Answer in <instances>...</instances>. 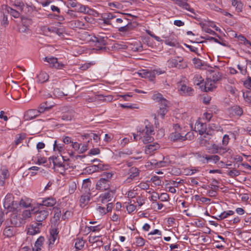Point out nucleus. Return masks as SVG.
<instances>
[{
	"mask_svg": "<svg viewBox=\"0 0 251 251\" xmlns=\"http://www.w3.org/2000/svg\"><path fill=\"white\" fill-rule=\"evenodd\" d=\"M153 99L160 102L161 105H166L167 103H168V101L163 98L162 95L160 93L154 95L153 96Z\"/></svg>",
	"mask_w": 251,
	"mask_h": 251,
	"instance_id": "nucleus-31",
	"label": "nucleus"
},
{
	"mask_svg": "<svg viewBox=\"0 0 251 251\" xmlns=\"http://www.w3.org/2000/svg\"><path fill=\"white\" fill-rule=\"evenodd\" d=\"M97 190L104 191L109 190L110 189V184L105 178H100L97 182L96 185Z\"/></svg>",
	"mask_w": 251,
	"mask_h": 251,
	"instance_id": "nucleus-10",
	"label": "nucleus"
},
{
	"mask_svg": "<svg viewBox=\"0 0 251 251\" xmlns=\"http://www.w3.org/2000/svg\"><path fill=\"white\" fill-rule=\"evenodd\" d=\"M91 181L89 178H87L83 180L82 187L83 188L87 189L90 190V187L91 186Z\"/></svg>",
	"mask_w": 251,
	"mask_h": 251,
	"instance_id": "nucleus-52",
	"label": "nucleus"
},
{
	"mask_svg": "<svg viewBox=\"0 0 251 251\" xmlns=\"http://www.w3.org/2000/svg\"><path fill=\"white\" fill-rule=\"evenodd\" d=\"M136 25V24L135 23H132L131 20L129 19L127 21H125V23L123 24V25L118 27V31L120 32L126 33L129 32L133 30Z\"/></svg>",
	"mask_w": 251,
	"mask_h": 251,
	"instance_id": "nucleus-6",
	"label": "nucleus"
},
{
	"mask_svg": "<svg viewBox=\"0 0 251 251\" xmlns=\"http://www.w3.org/2000/svg\"><path fill=\"white\" fill-rule=\"evenodd\" d=\"M129 19L127 18L126 17H122L121 18H117L116 20V22L117 24H123L125 23V21H127Z\"/></svg>",
	"mask_w": 251,
	"mask_h": 251,
	"instance_id": "nucleus-61",
	"label": "nucleus"
},
{
	"mask_svg": "<svg viewBox=\"0 0 251 251\" xmlns=\"http://www.w3.org/2000/svg\"><path fill=\"white\" fill-rule=\"evenodd\" d=\"M55 163H56L55 165L54 166H56V167L60 168V169H61L60 173L61 174H63V173H64L65 172V170L67 169V168L66 167V164L59 162L58 160L56 161Z\"/></svg>",
	"mask_w": 251,
	"mask_h": 251,
	"instance_id": "nucleus-44",
	"label": "nucleus"
},
{
	"mask_svg": "<svg viewBox=\"0 0 251 251\" xmlns=\"http://www.w3.org/2000/svg\"><path fill=\"white\" fill-rule=\"evenodd\" d=\"M26 136L25 133H21L16 136V139L15 142V146H17L21 143L25 139Z\"/></svg>",
	"mask_w": 251,
	"mask_h": 251,
	"instance_id": "nucleus-40",
	"label": "nucleus"
},
{
	"mask_svg": "<svg viewBox=\"0 0 251 251\" xmlns=\"http://www.w3.org/2000/svg\"><path fill=\"white\" fill-rule=\"evenodd\" d=\"M84 243L85 242L82 239H76L75 243V247L76 249L78 250H81L84 247Z\"/></svg>",
	"mask_w": 251,
	"mask_h": 251,
	"instance_id": "nucleus-39",
	"label": "nucleus"
},
{
	"mask_svg": "<svg viewBox=\"0 0 251 251\" xmlns=\"http://www.w3.org/2000/svg\"><path fill=\"white\" fill-rule=\"evenodd\" d=\"M44 237L43 236L39 237L36 241L35 242L34 246L35 247H40L42 246L43 242L44 241Z\"/></svg>",
	"mask_w": 251,
	"mask_h": 251,
	"instance_id": "nucleus-54",
	"label": "nucleus"
},
{
	"mask_svg": "<svg viewBox=\"0 0 251 251\" xmlns=\"http://www.w3.org/2000/svg\"><path fill=\"white\" fill-rule=\"evenodd\" d=\"M8 221L9 224L10 223V224L12 225L11 226L15 228L16 227H19L21 226L23 220L17 215H13L11 216L9 221Z\"/></svg>",
	"mask_w": 251,
	"mask_h": 251,
	"instance_id": "nucleus-14",
	"label": "nucleus"
},
{
	"mask_svg": "<svg viewBox=\"0 0 251 251\" xmlns=\"http://www.w3.org/2000/svg\"><path fill=\"white\" fill-rule=\"evenodd\" d=\"M167 158L163 157V159L162 161H158V168L167 167L169 166L170 161L167 160Z\"/></svg>",
	"mask_w": 251,
	"mask_h": 251,
	"instance_id": "nucleus-45",
	"label": "nucleus"
},
{
	"mask_svg": "<svg viewBox=\"0 0 251 251\" xmlns=\"http://www.w3.org/2000/svg\"><path fill=\"white\" fill-rule=\"evenodd\" d=\"M42 226L41 223H35L29 226L27 229V234L34 235L40 232V227Z\"/></svg>",
	"mask_w": 251,
	"mask_h": 251,
	"instance_id": "nucleus-11",
	"label": "nucleus"
},
{
	"mask_svg": "<svg viewBox=\"0 0 251 251\" xmlns=\"http://www.w3.org/2000/svg\"><path fill=\"white\" fill-rule=\"evenodd\" d=\"M211 79L208 78L204 82V90L205 92H209L213 90L216 88L214 83Z\"/></svg>",
	"mask_w": 251,
	"mask_h": 251,
	"instance_id": "nucleus-24",
	"label": "nucleus"
},
{
	"mask_svg": "<svg viewBox=\"0 0 251 251\" xmlns=\"http://www.w3.org/2000/svg\"><path fill=\"white\" fill-rule=\"evenodd\" d=\"M83 136L86 139L92 140L93 138L96 143H98L100 140V137L98 134L96 133H86Z\"/></svg>",
	"mask_w": 251,
	"mask_h": 251,
	"instance_id": "nucleus-33",
	"label": "nucleus"
},
{
	"mask_svg": "<svg viewBox=\"0 0 251 251\" xmlns=\"http://www.w3.org/2000/svg\"><path fill=\"white\" fill-rule=\"evenodd\" d=\"M178 58L180 59L178 60L177 65H176V68L178 69H183L187 67V64L186 62L183 61V59L181 57H177Z\"/></svg>",
	"mask_w": 251,
	"mask_h": 251,
	"instance_id": "nucleus-41",
	"label": "nucleus"
},
{
	"mask_svg": "<svg viewBox=\"0 0 251 251\" xmlns=\"http://www.w3.org/2000/svg\"><path fill=\"white\" fill-rule=\"evenodd\" d=\"M5 224L6 226L3 230V234L7 237H12L16 232V228L13 226H9L8 220L5 222Z\"/></svg>",
	"mask_w": 251,
	"mask_h": 251,
	"instance_id": "nucleus-13",
	"label": "nucleus"
},
{
	"mask_svg": "<svg viewBox=\"0 0 251 251\" xmlns=\"http://www.w3.org/2000/svg\"><path fill=\"white\" fill-rule=\"evenodd\" d=\"M37 78L38 82L44 83L49 80V76L46 72H41L37 75Z\"/></svg>",
	"mask_w": 251,
	"mask_h": 251,
	"instance_id": "nucleus-26",
	"label": "nucleus"
},
{
	"mask_svg": "<svg viewBox=\"0 0 251 251\" xmlns=\"http://www.w3.org/2000/svg\"><path fill=\"white\" fill-rule=\"evenodd\" d=\"M90 140H89L87 142V144H84L82 146V147L79 148L80 149V152L83 153L86 151L88 149V146L89 145Z\"/></svg>",
	"mask_w": 251,
	"mask_h": 251,
	"instance_id": "nucleus-60",
	"label": "nucleus"
},
{
	"mask_svg": "<svg viewBox=\"0 0 251 251\" xmlns=\"http://www.w3.org/2000/svg\"><path fill=\"white\" fill-rule=\"evenodd\" d=\"M159 145L156 143H153L146 146L145 152L147 154H151L154 151H156L159 148Z\"/></svg>",
	"mask_w": 251,
	"mask_h": 251,
	"instance_id": "nucleus-17",
	"label": "nucleus"
},
{
	"mask_svg": "<svg viewBox=\"0 0 251 251\" xmlns=\"http://www.w3.org/2000/svg\"><path fill=\"white\" fill-rule=\"evenodd\" d=\"M4 9L6 10L8 13H10L12 16L15 18H17L20 16V13L19 11L12 9L7 5L4 6Z\"/></svg>",
	"mask_w": 251,
	"mask_h": 251,
	"instance_id": "nucleus-28",
	"label": "nucleus"
},
{
	"mask_svg": "<svg viewBox=\"0 0 251 251\" xmlns=\"http://www.w3.org/2000/svg\"><path fill=\"white\" fill-rule=\"evenodd\" d=\"M75 114V112L73 109H69L63 113L61 118L63 121H70L74 117Z\"/></svg>",
	"mask_w": 251,
	"mask_h": 251,
	"instance_id": "nucleus-18",
	"label": "nucleus"
},
{
	"mask_svg": "<svg viewBox=\"0 0 251 251\" xmlns=\"http://www.w3.org/2000/svg\"><path fill=\"white\" fill-rule=\"evenodd\" d=\"M207 150L209 153L212 154L218 153L219 154H223L227 151L226 148L220 146L214 143L211 144V145L208 147Z\"/></svg>",
	"mask_w": 251,
	"mask_h": 251,
	"instance_id": "nucleus-8",
	"label": "nucleus"
},
{
	"mask_svg": "<svg viewBox=\"0 0 251 251\" xmlns=\"http://www.w3.org/2000/svg\"><path fill=\"white\" fill-rule=\"evenodd\" d=\"M85 170L89 174L98 171L96 165L89 166L86 168Z\"/></svg>",
	"mask_w": 251,
	"mask_h": 251,
	"instance_id": "nucleus-49",
	"label": "nucleus"
},
{
	"mask_svg": "<svg viewBox=\"0 0 251 251\" xmlns=\"http://www.w3.org/2000/svg\"><path fill=\"white\" fill-rule=\"evenodd\" d=\"M140 171L136 167H131L128 172L129 176L127 178L126 181L130 182L131 180L139 176Z\"/></svg>",
	"mask_w": 251,
	"mask_h": 251,
	"instance_id": "nucleus-16",
	"label": "nucleus"
},
{
	"mask_svg": "<svg viewBox=\"0 0 251 251\" xmlns=\"http://www.w3.org/2000/svg\"><path fill=\"white\" fill-rule=\"evenodd\" d=\"M175 131L171 133L169 138L171 141L173 142L184 141L183 129H182L178 124H175L174 126Z\"/></svg>",
	"mask_w": 251,
	"mask_h": 251,
	"instance_id": "nucleus-1",
	"label": "nucleus"
},
{
	"mask_svg": "<svg viewBox=\"0 0 251 251\" xmlns=\"http://www.w3.org/2000/svg\"><path fill=\"white\" fill-rule=\"evenodd\" d=\"M136 243L138 246L142 247L145 245V240L141 237H137L136 238Z\"/></svg>",
	"mask_w": 251,
	"mask_h": 251,
	"instance_id": "nucleus-57",
	"label": "nucleus"
},
{
	"mask_svg": "<svg viewBox=\"0 0 251 251\" xmlns=\"http://www.w3.org/2000/svg\"><path fill=\"white\" fill-rule=\"evenodd\" d=\"M183 133L184 141L192 140L194 139V135L193 132H188L187 133H186L185 131L183 130Z\"/></svg>",
	"mask_w": 251,
	"mask_h": 251,
	"instance_id": "nucleus-47",
	"label": "nucleus"
},
{
	"mask_svg": "<svg viewBox=\"0 0 251 251\" xmlns=\"http://www.w3.org/2000/svg\"><path fill=\"white\" fill-rule=\"evenodd\" d=\"M138 74L142 77L148 78L151 81L153 80L155 78V72H153V71L152 72H150L143 70L138 73Z\"/></svg>",
	"mask_w": 251,
	"mask_h": 251,
	"instance_id": "nucleus-15",
	"label": "nucleus"
},
{
	"mask_svg": "<svg viewBox=\"0 0 251 251\" xmlns=\"http://www.w3.org/2000/svg\"><path fill=\"white\" fill-rule=\"evenodd\" d=\"M212 78H209L211 79L213 82H216L219 81L221 79V75L218 72H212Z\"/></svg>",
	"mask_w": 251,
	"mask_h": 251,
	"instance_id": "nucleus-42",
	"label": "nucleus"
},
{
	"mask_svg": "<svg viewBox=\"0 0 251 251\" xmlns=\"http://www.w3.org/2000/svg\"><path fill=\"white\" fill-rule=\"evenodd\" d=\"M168 103H167L166 105L161 104L159 109L158 111V115H160L162 118H164V116L168 111Z\"/></svg>",
	"mask_w": 251,
	"mask_h": 251,
	"instance_id": "nucleus-36",
	"label": "nucleus"
},
{
	"mask_svg": "<svg viewBox=\"0 0 251 251\" xmlns=\"http://www.w3.org/2000/svg\"><path fill=\"white\" fill-rule=\"evenodd\" d=\"M3 206L8 211H14L16 208L14 206V197L12 194H8L6 195L3 202Z\"/></svg>",
	"mask_w": 251,
	"mask_h": 251,
	"instance_id": "nucleus-3",
	"label": "nucleus"
},
{
	"mask_svg": "<svg viewBox=\"0 0 251 251\" xmlns=\"http://www.w3.org/2000/svg\"><path fill=\"white\" fill-rule=\"evenodd\" d=\"M201 38L204 39L205 40H207L213 41L214 42H215L217 43H218V44H219L223 46H225V47L227 46V44L225 42L220 41L218 39H217V38H216L215 37L206 35L205 36H204V37H201Z\"/></svg>",
	"mask_w": 251,
	"mask_h": 251,
	"instance_id": "nucleus-34",
	"label": "nucleus"
},
{
	"mask_svg": "<svg viewBox=\"0 0 251 251\" xmlns=\"http://www.w3.org/2000/svg\"><path fill=\"white\" fill-rule=\"evenodd\" d=\"M200 25H201L203 30L205 32H206L207 33H209L213 35H216L220 39H221V38L220 37H219V36L217 35V34L214 31H213V30L209 28L204 27L203 24L202 25L201 24H200Z\"/></svg>",
	"mask_w": 251,
	"mask_h": 251,
	"instance_id": "nucleus-48",
	"label": "nucleus"
},
{
	"mask_svg": "<svg viewBox=\"0 0 251 251\" xmlns=\"http://www.w3.org/2000/svg\"><path fill=\"white\" fill-rule=\"evenodd\" d=\"M96 166L98 171L106 170H108L109 167L108 165H104L100 163H99L98 164L96 165Z\"/></svg>",
	"mask_w": 251,
	"mask_h": 251,
	"instance_id": "nucleus-50",
	"label": "nucleus"
},
{
	"mask_svg": "<svg viewBox=\"0 0 251 251\" xmlns=\"http://www.w3.org/2000/svg\"><path fill=\"white\" fill-rule=\"evenodd\" d=\"M14 5L18 7V9L20 10L23 13H26V11H27L28 12H31L32 11V7L31 6H28V5H26L25 7L24 3L22 2L15 3L14 4Z\"/></svg>",
	"mask_w": 251,
	"mask_h": 251,
	"instance_id": "nucleus-20",
	"label": "nucleus"
},
{
	"mask_svg": "<svg viewBox=\"0 0 251 251\" xmlns=\"http://www.w3.org/2000/svg\"><path fill=\"white\" fill-rule=\"evenodd\" d=\"M89 8L84 5L78 3L75 10L78 12L88 13L89 12Z\"/></svg>",
	"mask_w": 251,
	"mask_h": 251,
	"instance_id": "nucleus-30",
	"label": "nucleus"
},
{
	"mask_svg": "<svg viewBox=\"0 0 251 251\" xmlns=\"http://www.w3.org/2000/svg\"><path fill=\"white\" fill-rule=\"evenodd\" d=\"M20 205L24 208H27L30 206V203L25 201L23 200H21L20 201Z\"/></svg>",
	"mask_w": 251,
	"mask_h": 251,
	"instance_id": "nucleus-64",
	"label": "nucleus"
},
{
	"mask_svg": "<svg viewBox=\"0 0 251 251\" xmlns=\"http://www.w3.org/2000/svg\"><path fill=\"white\" fill-rule=\"evenodd\" d=\"M195 128L197 129L200 134L202 135L206 132V125L200 121H197L195 124Z\"/></svg>",
	"mask_w": 251,
	"mask_h": 251,
	"instance_id": "nucleus-25",
	"label": "nucleus"
},
{
	"mask_svg": "<svg viewBox=\"0 0 251 251\" xmlns=\"http://www.w3.org/2000/svg\"><path fill=\"white\" fill-rule=\"evenodd\" d=\"M54 210V218L55 219L56 221H57L59 220L60 217L61 216V210L60 208L57 207H53Z\"/></svg>",
	"mask_w": 251,
	"mask_h": 251,
	"instance_id": "nucleus-46",
	"label": "nucleus"
},
{
	"mask_svg": "<svg viewBox=\"0 0 251 251\" xmlns=\"http://www.w3.org/2000/svg\"><path fill=\"white\" fill-rule=\"evenodd\" d=\"M115 190H109L107 192L101 194L99 197V200L102 203H105L112 200L115 194Z\"/></svg>",
	"mask_w": 251,
	"mask_h": 251,
	"instance_id": "nucleus-9",
	"label": "nucleus"
},
{
	"mask_svg": "<svg viewBox=\"0 0 251 251\" xmlns=\"http://www.w3.org/2000/svg\"><path fill=\"white\" fill-rule=\"evenodd\" d=\"M107 39L108 37L106 36L98 35L97 37H94V39H92V41L100 46H98V49H96V50H101L105 49L104 46L107 44Z\"/></svg>",
	"mask_w": 251,
	"mask_h": 251,
	"instance_id": "nucleus-7",
	"label": "nucleus"
},
{
	"mask_svg": "<svg viewBox=\"0 0 251 251\" xmlns=\"http://www.w3.org/2000/svg\"><path fill=\"white\" fill-rule=\"evenodd\" d=\"M56 200L53 198H47L42 201L40 206H45L47 207H52L56 204Z\"/></svg>",
	"mask_w": 251,
	"mask_h": 251,
	"instance_id": "nucleus-19",
	"label": "nucleus"
},
{
	"mask_svg": "<svg viewBox=\"0 0 251 251\" xmlns=\"http://www.w3.org/2000/svg\"><path fill=\"white\" fill-rule=\"evenodd\" d=\"M160 199H161V201H167L169 198V196L167 193H161L160 196H159Z\"/></svg>",
	"mask_w": 251,
	"mask_h": 251,
	"instance_id": "nucleus-62",
	"label": "nucleus"
},
{
	"mask_svg": "<svg viewBox=\"0 0 251 251\" xmlns=\"http://www.w3.org/2000/svg\"><path fill=\"white\" fill-rule=\"evenodd\" d=\"M178 60L175 58H171L168 60V63L169 65L171 67H175L176 68V65H177Z\"/></svg>",
	"mask_w": 251,
	"mask_h": 251,
	"instance_id": "nucleus-53",
	"label": "nucleus"
},
{
	"mask_svg": "<svg viewBox=\"0 0 251 251\" xmlns=\"http://www.w3.org/2000/svg\"><path fill=\"white\" fill-rule=\"evenodd\" d=\"M33 211V210H32L31 211L29 210H25L22 212V217L24 219H26V218H29L31 217V212Z\"/></svg>",
	"mask_w": 251,
	"mask_h": 251,
	"instance_id": "nucleus-51",
	"label": "nucleus"
},
{
	"mask_svg": "<svg viewBox=\"0 0 251 251\" xmlns=\"http://www.w3.org/2000/svg\"><path fill=\"white\" fill-rule=\"evenodd\" d=\"M71 25L74 27L78 28L80 29H85L87 28V23H84L82 21L78 20L75 21H72L71 23Z\"/></svg>",
	"mask_w": 251,
	"mask_h": 251,
	"instance_id": "nucleus-21",
	"label": "nucleus"
},
{
	"mask_svg": "<svg viewBox=\"0 0 251 251\" xmlns=\"http://www.w3.org/2000/svg\"><path fill=\"white\" fill-rule=\"evenodd\" d=\"M44 60L47 62L50 66L52 68H54L57 69H63L65 65L62 63H60L58 61L57 58L54 57H46L44 58Z\"/></svg>",
	"mask_w": 251,
	"mask_h": 251,
	"instance_id": "nucleus-4",
	"label": "nucleus"
},
{
	"mask_svg": "<svg viewBox=\"0 0 251 251\" xmlns=\"http://www.w3.org/2000/svg\"><path fill=\"white\" fill-rule=\"evenodd\" d=\"M116 17H117V16L116 15H115L114 14L111 13H104L103 15L104 19H107L111 20V19H114Z\"/></svg>",
	"mask_w": 251,
	"mask_h": 251,
	"instance_id": "nucleus-59",
	"label": "nucleus"
},
{
	"mask_svg": "<svg viewBox=\"0 0 251 251\" xmlns=\"http://www.w3.org/2000/svg\"><path fill=\"white\" fill-rule=\"evenodd\" d=\"M53 106V104H50L48 101H46L41 103L38 107V109L40 113H43L45 111L50 110Z\"/></svg>",
	"mask_w": 251,
	"mask_h": 251,
	"instance_id": "nucleus-23",
	"label": "nucleus"
},
{
	"mask_svg": "<svg viewBox=\"0 0 251 251\" xmlns=\"http://www.w3.org/2000/svg\"><path fill=\"white\" fill-rule=\"evenodd\" d=\"M58 233L57 228H53L50 230V234L48 237L49 248H52L55 244L58 243L59 240Z\"/></svg>",
	"mask_w": 251,
	"mask_h": 251,
	"instance_id": "nucleus-2",
	"label": "nucleus"
},
{
	"mask_svg": "<svg viewBox=\"0 0 251 251\" xmlns=\"http://www.w3.org/2000/svg\"><path fill=\"white\" fill-rule=\"evenodd\" d=\"M193 63L195 67L197 69H201L204 66V63L200 59L194 57L192 59Z\"/></svg>",
	"mask_w": 251,
	"mask_h": 251,
	"instance_id": "nucleus-38",
	"label": "nucleus"
},
{
	"mask_svg": "<svg viewBox=\"0 0 251 251\" xmlns=\"http://www.w3.org/2000/svg\"><path fill=\"white\" fill-rule=\"evenodd\" d=\"M231 1L232 5L235 7L236 11L237 12H240L242 11L243 4L240 0H231Z\"/></svg>",
	"mask_w": 251,
	"mask_h": 251,
	"instance_id": "nucleus-27",
	"label": "nucleus"
},
{
	"mask_svg": "<svg viewBox=\"0 0 251 251\" xmlns=\"http://www.w3.org/2000/svg\"><path fill=\"white\" fill-rule=\"evenodd\" d=\"M228 175L232 177H233L234 176H238L240 175V172L238 170L234 169L232 170H230L228 173Z\"/></svg>",
	"mask_w": 251,
	"mask_h": 251,
	"instance_id": "nucleus-56",
	"label": "nucleus"
},
{
	"mask_svg": "<svg viewBox=\"0 0 251 251\" xmlns=\"http://www.w3.org/2000/svg\"><path fill=\"white\" fill-rule=\"evenodd\" d=\"M93 65V63H91V62L90 63H86L82 65L79 67V69L82 71H85V70H87L89 68H90Z\"/></svg>",
	"mask_w": 251,
	"mask_h": 251,
	"instance_id": "nucleus-58",
	"label": "nucleus"
},
{
	"mask_svg": "<svg viewBox=\"0 0 251 251\" xmlns=\"http://www.w3.org/2000/svg\"><path fill=\"white\" fill-rule=\"evenodd\" d=\"M180 90L185 95L191 96L194 92L193 89L186 85H182L180 88Z\"/></svg>",
	"mask_w": 251,
	"mask_h": 251,
	"instance_id": "nucleus-29",
	"label": "nucleus"
},
{
	"mask_svg": "<svg viewBox=\"0 0 251 251\" xmlns=\"http://www.w3.org/2000/svg\"><path fill=\"white\" fill-rule=\"evenodd\" d=\"M40 113L39 109H30L27 111L25 115L26 120H31L35 118Z\"/></svg>",
	"mask_w": 251,
	"mask_h": 251,
	"instance_id": "nucleus-22",
	"label": "nucleus"
},
{
	"mask_svg": "<svg viewBox=\"0 0 251 251\" xmlns=\"http://www.w3.org/2000/svg\"><path fill=\"white\" fill-rule=\"evenodd\" d=\"M207 162H213L216 163L220 160V157L217 155H205L204 157Z\"/></svg>",
	"mask_w": 251,
	"mask_h": 251,
	"instance_id": "nucleus-37",
	"label": "nucleus"
},
{
	"mask_svg": "<svg viewBox=\"0 0 251 251\" xmlns=\"http://www.w3.org/2000/svg\"><path fill=\"white\" fill-rule=\"evenodd\" d=\"M148 124H146L145 127L144 129L141 130V132H145V133L154 134V131L153 126L151 124H150L148 121ZM145 124H146L145 123Z\"/></svg>",
	"mask_w": 251,
	"mask_h": 251,
	"instance_id": "nucleus-32",
	"label": "nucleus"
},
{
	"mask_svg": "<svg viewBox=\"0 0 251 251\" xmlns=\"http://www.w3.org/2000/svg\"><path fill=\"white\" fill-rule=\"evenodd\" d=\"M113 176V174L111 173H104L102 175V177L101 178H105L106 180L110 182V180Z\"/></svg>",
	"mask_w": 251,
	"mask_h": 251,
	"instance_id": "nucleus-55",
	"label": "nucleus"
},
{
	"mask_svg": "<svg viewBox=\"0 0 251 251\" xmlns=\"http://www.w3.org/2000/svg\"><path fill=\"white\" fill-rule=\"evenodd\" d=\"M231 113L236 116H241L243 114L242 109L237 105L232 106L230 109Z\"/></svg>",
	"mask_w": 251,
	"mask_h": 251,
	"instance_id": "nucleus-35",
	"label": "nucleus"
},
{
	"mask_svg": "<svg viewBox=\"0 0 251 251\" xmlns=\"http://www.w3.org/2000/svg\"><path fill=\"white\" fill-rule=\"evenodd\" d=\"M35 220L38 223L43 221L49 215V211L47 208L39 207V209L35 212Z\"/></svg>",
	"mask_w": 251,
	"mask_h": 251,
	"instance_id": "nucleus-5",
	"label": "nucleus"
},
{
	"mask_svg": "<svg viewBox=\"0 0 251 251\" xmlns=\"http://www.w3.org/2000/svg\"><path fill=\"white\" fill-rule=\"evenodd\" d=\"M100 153V150L98 148H93L90 150L89 154L90 155H97Z\"/></svg>",
	"mask_w": 251,
	"mask_h": 251,
	"instance_id": "nucleus-63",
	"label": "nucleus"
},
{
	"mask_svg": "<svg viewBox=\"0 0 251 251\" xmlns=\"http://www.w3.org/2000/svg\"><path fill=\"white\" fill-rule=\"evenodd\" d=\"M203 80L201 76L198 75H195L194 77V82L197 85L201 86V84L203 83Z\"/></svg>",
	"mask_w": 251,
	"mask_h": 251,
	"instance_id": "nucleus-43",
	"label": "nucleus"
},
{
	"mask_svg": "<svg viewBox=\"0 0 251 251\" xmlns=\"http://www.w3.org/2000/svg\"><path fill=\"white\" fill-rule=\"evenodd\" d=\"M138 132L139 133V136H140V139H142L144 144L151 143L154 140L153 137L151 136L152 134L141 132L140 129L138 131Z\"/></svg>",
	"mask_w": 251,
	"mask_h": 251,
	"instance_id": "nucleus-12",
	"label": "nucleus"
}]
</instances>
